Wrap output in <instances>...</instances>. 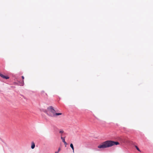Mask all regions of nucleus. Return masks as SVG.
I'll list each match as a JSON object with an SVG mask.
<instances>
[{
  "label": "nucleus",
  "mask_w": 153,
  "mask_h": 153,
  "mask_svg": "<svg viewBox=\"0 0 153 153\" xmlns=\"http://www.w3.org/2000/svg\"><path fill=\"white\" fill-rule=\"evenodd\" d=\"M135 147L138 151L140 152V150L139 148L137 147V146H135Z\"/></svg>",
  "instance_id": "0eeeda50"
},
{
  "label": "nucleus",
  "mask_w": 153,
  "mask_h": 153,
  "mask_svg": "<svg viewBox=\"0 0 153 153\" xmlns=\"http://www.w3.org/2000/svg\"><path fill=\"white\" fill-rule=\"evenodd\" d=\"M35 147V144L33 142H32L31 143V148L32 149H33Z\"/></svg>",
  "instance_id": "39448f33"
},
{
  "label": "nucleus",
  "mask_w": 153,
  "mask_h": 153,
  "mask_svg": "<svg viewBox=\"0 0 153 153\" xmlns=\"http://www.w3.org/2000/svg\"><path fill=\"white\" fill-rule=\"evenodd\" d=\"M48 109L49 110L50 115L51 117H53L62 114V113H56V111L52 106H51L48 107Z\"/></svg>",
  "instance_id": "f03ea898"
},
{
  "label": "nucleus",
  "mask_w": 153,
  "mask_h": 153,
  "mask_svg": "<svg viewBox=\"0 0 153 153\" xmlns=\"http://www.w3.org/2000/svg\"><path fill=\"white\" fill-rule=\"evenodd\" d=\"M0 76H1V77L5 79H7L9 78V77H8L7 76H5L4 75H3L2 74H1L0 73Z\"/></svg>",
  "instance_id": "7ed1b4c3"
},
{
  "label": "nucleus",
  "mask_w": 153,
  "mask_h": 153,
  "mask_svg": "<svg viewBox=\"0 0 153 153\" xmlns=\"http://www.w3.org/2000/svg\"><path fill=\"white\" fill-rule=\"evenodd\" d=\"M64 132V131L62 130H61L59 131V133L62 134Z\"/></svg>",
  "instance_id": "6e6552de"
},
{
  "label": "nucleus",
  "mask_w": 153,
  "mask_h": 153,
  "mask_svg": "<svg viewBox=\"0 0 153 153\" xmlns=\"http://www.w3.org/2000/svg\"><path fill=\"white\" fill-rule=\"evenodd\" d=\"M61 150V149L60 148H59V149H58V151L57 152H58L60 151Z\"/></svg>",
  "instance_id": "1a4fd4ad"
},
{
  "label": "nucleus",
  "mask_w": 153,
  "mask_h": 153,
  "mask_svg": "<svg viewBox=\"0 0 153 153\" xmlns=\"http://www.w3.org/2000/svg\"><path fill=\"white\" fill-rule=\"evenodd\" d=\"M22 77L23 79H24V77L23 76H22Z\"/></svg>",
  "instance_id": "9d476101"
},
{
  "label": "nucleus",
  "mask_w": 153,
  "mask_h": 153,
  "mask_svg": "<svg viewBox=\"0 0 153 153\" xmlns=\"http://www.w3.org/2000/svg\"><path fill=\"white\" fill-rule=\"evenodd\" d=\"M55 153H58V152H55Z\"/></svg>",
  "instance_id": "9b49d317"
},
{
  "label": "nucleus",
  "mask_w": 153,
  "mask_h": 153,
  "mask_svg": "<svg viewBox=\"0 0 153 153\" xmlns=\"http://www.w3.org/2000/svg\"><path fill=\"white\" fill-rule=\"evenodd\" d=\"M61 139H62L63 142L64 143V144L65 145V146H66V145L67 144V143L65 141V138L61 137Z\"/></svg>",
  "instance_id": "20e7f679"
},
{
  "label": "nucleus",
  "mask_w": 153,
  "mask_h": 153,
  "mask_svg": "<svg viewBox=\"0 0 153 153\" xmlns=\"http://www.w3.org/2000/svg\"><path fill=\"white\" fill-rule=\"evenodd\" d=\"M70 147L72 148V149L73 150V152H74V148L73 146V144L72 143H71L70 144Z\"/></svg>",
  "instance_id": "423d86ee"
},
{
  "label": "nucleus",
  "mask_w": 153,
  "mask_h": 153,
  "mask_svg": "<svg viewBox=\"0 0 153 153\" xmlns=\"http://www.w3.org/2000/svg\"><path fill=\"white\" fill-rule=\"evenodd\" d=\"M119 144V143L118 142H115L112 140H107L100 144L98 146V148L100 149H104Z\"/></svg>",
  "instance_id": "f257e3e1"
}]
</instances>
